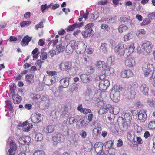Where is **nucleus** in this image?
Here are the masks:
<instances>
[{
	"mask_svg": "<svg viewBox=\"0 0 155 155\" xmlns=\"http://www.w3.org/2000/svg\"><path fill=\"white\" fill-rule=\"evenodd\" d=\"M107 45L106 43H102L100 48L101 51L104 53L106 52L107 51Z\"/></svg>",
	"mask_w": 155,
	"mask_h": 155,
	"instance_id": "41",
	"label": "nucleus"
},
{
	"mask_svg": "<svg viewBox=\"0 0 155 155\" xmlns=\"http://www.w3.org/2000/svg\"><path fill=\"white\" fill-rule=\"evenodd\" d=\"M43 138L42 134L40 133H37L35 134V140L37 141H40L42 140Z\"/></svg>",
	"mask_w": 155,
	"mask_h": 155,
	"instance_id": "40",
	"label": "nucleus"
},
{
	"mask_svg": "<svg viewBox=\"0 0 155 155\" xmlns=\"http://www.w3.org/2000/svg\"><path fill=\"white\" fill-rule=\"evenodd\" d=\"M53 144L56 145L58 143L62 142L64 140V136L60 133H58L52 138Z\"/></svg>",
	"mask_w": 155,
	"mask_h": 155,
	"instance_id": "6",
	"label": "nucleus"
},
{
	"mask_svg": "<svg viewBox=\"0 0 155 155\" xmlns=\"http://www.w3.org/2000/svg\"><path fill=\"white\" fill-rule=\"evenodd\" d=\"M66 44L65 41H61L56 46L57 49L59 52H62L65 49Z\"/></svg>",
	"mask_w": 155,
	"mask_h": 155,
	"instance_id": "25",
	"label": "nucleus"
},
{
	"mask_svg": "<svg viewBox=\"0 0 155 155\" xmlns=\"http://www.w3.org/2000/svg\"><path fill=\"white\" fill-rule=\"evenodd\" d=\"M28 121H26L23 122H20L18 126L19 127H23L26 126L28 124V126L26 128H24V131L26 132H28L29 131L30 129L32 128V125L31 124H28Z\"/></svg>",
	"mask_w": 155,
	"mask_h": 155,
	"instance_id": "21",
	"label": "nucleus"
},
{
	"mask_svg": "<svg viewBox=\"0 0 155 155\" xmlns=\"http://www.w3.org/2000/svg\"><path fill=\"white\" fill-rule=\"evenodd\" d=\"M121 77L123 78H128L132 77L133 76V73L130 69L124 70L121 71L120 73Z\"/></svg>",
	"mask_w": 155,
	"mask_h": 155,
	"instance_id": "9",
	"label": "nucleus"
},
{
	"mask_svg": "<svg viewBox=\"0 0 155 155\" xmlns=\"http://www.w3.org/2000/svg\"><path fill=\"white\" fill-rule=\"evenodd\" d=\"M34 75L31 74H28L26 75L25 80L29 84L32 83L34 81Z\"/></svg>",
	"mask_w": 155,
	"mask_h": 155,
	"instance_id": "30",
	"label": "nucleus"
},
{
	"mask_svg": "<svg viewBox=\"0 0 155 155\" xmlns=\"http://www.w3.org/2000/svg\"><path fill=\"white\" fill-rule=\"evenodd\" d=\"M143 71L144 76L146 77H148L151 73L152 74V70H148L147 69H143Z\"/></svg>",
	"mask_w": 155,
	"mask_h": 155,
	"instance_id": "50",
	"label": "nucleus"
},
{
	"mask_svg": "<svg viewBox=\"0 0 155 155\" xmlns=\"http://www.w3.org/2000/svg\"><path fill=\"white\" fill-rule=\"evenodd\" d=\"M85 124L84 120L83 118H81L79 121L76 123V127L80 129Z\"/></svg>",
	"mask_w": 155,
	"mask_h": 155,
	"instance_id": "33",
	"label": "nucleus"
},
{
	"mask_svg": "<svg viewBox=\"0 0 155 155\" xmlns=\"http://www.w3.org/2000/svg\"><path fill=\"white\" fill-rule=\"evenodd\" d=\"M108 2L107 0H101L98 2L97 4L99 5H104L107 4Z\"/></svg>",
	"mask_w": 155,
	"mask_h": 155,
	"instance_id": "55",
	"label": "nucleus"
},
{
	"mask_svg": "<svg viewBox=\"0 0 155 155\" xmlns=\"http://www.w3.org/2000/svg\"><path fill=\"white\" fill-rule=\"evenodd\" d=\"M139 89L140 91L144 95L146 96H147L148 95L149 88L148 86L146 84H142L140 86Z\"/></svg>",
	"mask_w": 155,
	"mask_h": 155,
	"instance_id": "18",
	"label": "nucleus"
},
{
	"mask_svg": "<svg viewBox=\"0 0 155 155\" xmlns=\"http://www.w3.org/2000/svg\"><path fill=\"white\" fill-rule=\"evenodd\" d=\"M82 35L84 38H87L91 36H93L94 35L93 31L91 28L88 30L83 31L81 32Z\"/></svg>",
	"mask_w": 155,
	"mask_h": 155,
	"instance_id": "19",
	"label": "nucleus"
},
{
	"mask_svg": "<svg viewBox=\"0 0 155 155\" xmlns=\"http://www.w3.org/2000/svg\"><path fill=\"white\" fill-rule=\"evenodd\" d=\"M72 66L71 62H62L59 65L60 69L63 71L70 69Z\"/></svg>",
	"mask_w": 155,
	"mask_h": 155,
	"instance_id": "10",
	"label": "nucleus"
},
{
	"mask_svg": "<svg viewBox=\"0 0 155 155\" xmlns=\"http://www.w3.org/2000/svg\"><path fill=\"white\" fill-rule=\"evenodd\" d=\"M31 98L33 100H38L39 102H41L45 98V97L42 95L32 94L31 95Z\"/></svg>",
	"mask_w": 155,
	"mask_h": 155,
	"instance_id": "16",
	"label": "nucleus"
},
{
	"mask_svg": "<svg viewBox=\"0 0 155 155\" xmlns=\"http://www.w3.org/2000/svg\"><path fill=\"white\" fill-rule=\"evenodd\" d=\"M46 49V48H43L41 50V58L43 60L46 59L47 58V54L46 52H44Z\"/></svg>",
	"mask_w": 155,
	"mask_h": 155,
	"instance_id": "36",
	"label": "nucleus"
},
{
	"mask_svg": "<svg viewBox=\"0 0 155 155\" xmlns=\"http://www.w3.org/2000/svg\"><path fill=\"white\" fill-rule=\"evenodd\" d=\"M136 115H137L138 120L140 123L144 122L147 118L146 111L143 110H140Z\"/></svg>",
	"mask_w": 155,
	"mask_h": 155,
	"instance_id": "5",
	"label": "nucleus"
},
{
	"mask_svg": "<svg viewBox=\"0 0 155 155\" xmlns=\"http://www.w3.org/2000/svg\"><path fill=\"white\" fill-rule=\"evenodd\" d=\"M69 43L66 46V51L68 54H70L71 53L74 49L72 48Z\"/></svg>",
	"mask_w": 155,
	"mask_h": 155,
	"instance_id": "39",
	"label": "nucleus"
},
{
	"mask_svg": "<svg viewBox=\"0 0 155 155\" xmlns=\"http://www.w3.org/2000/svg\"><path fill=\"white\" fill-rule=\"evenodd\" d=\"M110 97L113 101L115 102L119 101L120 99V94L119 91L112 90L110 94Z\"/></svg>",
	"mask_w": 155,
	"mask_h": 155,
	"instance_id": "8",
	"label": "nucleus"
},
{
	"mask_svg": "<svg viewBox=\"0 0 155 155\" xmlns=\"http://www.w3.org/2000/svg\"><path fill=\"white\" fill-rule=\"evenodd\" d=\"M43 62L44 61L41 60H38L36 61L35 64L38 70L40 69L42 64Z\"/></svg>",
	"mask_w": 155,
	"mask_h": 155,
	"instance_id": "44",
	"label": "nucleus"
},
{
	"mask_svg": "<svg viewBox=\"0 0 155 155\" xmlns=\"http://www.w3.org/2000/svg\"><path fill=\"white\" fill-rule=\"evenodd\" d=\"M101 130V127H97L93 129L92 134L94 138H97L100 136Z\"/></svg>",
	"mask_w": 155,
	"mask_h": 155,
	"instance_id": "22",
	"label": "nucleus"
},
{
	"mask_svg": "<svg viewBox=\"0 0 155 155\" xmlns=\"http://www.w3.org/2000/svg\"><path fill=\"white\" fill-rule=\"evenodd\" d=\"M130 35V33L124 36L123 38V40L124 41H127L129 40V37Z\"/></svg>",
	"mask_w": 155,
	"mask_h": 155,
	"instance_id": "63",
	"label": "nucleus"
},
{
	"mask_svg": "<svg viewBox=\"0 0 155 155\" xmlns=\"http://www.w3.org/2000/svg\"><path fill=\"white\" fill-rule=\"evenodd\" d=\"M124 47V45L122 43H119L114 48V52L121 55Z\"/></svg>",
	"mask_w": 155,
	"mask_h": 155,
	"instance_id": "17",
	"label": "nucleus"
},
{
	"mask_svg": "<svg viewBox=\"0 0 155 155\" xmlns=\"http://www.w3.org/2000/svg\"><path fill=\"white\" fill-rule=\"evenodd\" d=\"M104 144L101 142H97L94 145V149L96 153L104 151L103 147Z\"/></svg>",
	"mask_w": 155,
	"mask_h": 155,
	"instance_id": "15",
	"label": "nucleus"
},
{
	"mask_svg": "<svg viewBox=\"0 0 155 155\" xmlns=\"http://www.w3.org/2000/svg\"><path fill=\"white\" fill-rule=\"evenodd\" d=\"M148 127L150 129H155V121H151L148 124Z\"/></svg>",
	"mask_w": 155,
	"mask_h": 155,
	"instance_id": "49",
	"label": "nucleus"
},
{
	"mask_svg": "<svg viewBox=\"0 0 155 155\" xmlns=\"http://www.w3.org/2000/svg\"><path fill=\"white\" fill-rule=\"evenodd\" d=\"M113 144V141L110 140L106 142L105 146L107 148H110L112 147Z\"/></svg>",
	"mask_w": 155,
	"mask_h": 155,
	"instance_id": "43",
	"label": "nucleus"
},
{
	"mask_svg": "<svg viewBox=\"0 0 155 155\" xmlns=\"http://www.w3.org/2000/svg\"><path fill=\"white\" fill-rule=\"evenodd\" d=\"M46 73L47 74L51 76L56 75L57 74V72L55 71H47Z\"/></svg>",
	"mask_w": 155,
	"mask_h": 155,
	"instance_id": "61",
	"label": "nucleus"
},
{
	"mask_svg": "<svg viewBox=\"0 0 155 155\" xmlns=\"http://www.w3.org/2000/svg\"><path fill=\"white\" fill-rule=\"evenodd\" d=\"M101 28L104 30L105 31H108L110 30L109 26L105 24H102L101 25Z\"/></svg>",
	"mask_w": 155,
	"mask_h": 155,
	"instance_id": "48",
	"label": "nucleus"
},
{
	"mask_svg": "<svg viewBox=\"0 0 155 155\" xmlns=\"http://www.w3.org/2000/svg\"><path fill=\"white\" fill-rule=\"evenodd\" d=\"M94 26V24L92 23H90L87 24L85 26L84 28L87 30L91 29V28Z\"/></svg>",
	"mask_w": 155,
	"mask_h": 155,
	"instance_id": "54",
	"label": "nucleus"
},
{
	"mask_svg": "<svg viewBox=\"0 0 155 155\" xmlns=\"http://www.w3.org/2000/svg\"><path fill=\"white\" fill-rule=\"evenodd\" d=\"M32 38V37H29L28 35L25 36L23 38L22 41L21 42V45L22 46H25L27 45L31 40Z\"/></svg>",
	"mask_w": 155,
	"mask_h": 155,
	"instance_id": "20",
	"label": "nucleus"
},
{
	"mask_svg": "<svg viewBox=\"0 0 155 155\" xmlns=\"http://www.w3.org/2000/svg\"><path fill=\"white\" fill-rule=\"evenodd\" d=\"M31 23V21H23L20 23V26L21 27H24L26 25H29Z\"/></svg>",
	"mask_w": 155,
	"mask_h": 155,
	"instance_id": "53",
	"label": "nucleus"
},
{
	"mask_svg": "<svg viewBox=\"0 0 155 155\" xmlns=\"http://www.w3.org/2000/svg\"><path fill=\"white\" fill-rule=\"evenodd\" d=\"M113 89L116 91H119V90L122 91L123 90V88L120 85H115L113 87Z\"/></svg>",
	"mask_w": 155,
	"mask_h": 155,
	"instance_id": "52",
	"label": "nucleus"
},
{
	"mask_svg": "<svg viewBox=\"0 0 155 155\" xmlns=\"http://www.w3.org/2000/svg\"><path fill=\"white\" fill-rule=\"evenodd\" d=\"M73 49L77 52L79 54H82L86 51L87 46L84 43L83 41H76L73 40L69 42Z\"/></svg>",
	"mask_w": 155,
	"mask_h": 155,
	"instance_id": "1",
	"label": "nucleus"
},
{
	"mask_svg": "<svg viewBox=\"0 0 155 155\" xmlns=\"http://www.w3.org/2000/svg\"><path fill=\"white\" fill-rule=\"evenodd\" d=\"M86 70L89 73H92L94 72V68L92 66H89L87 67Z\"/></svg>",
	"mask_w": 155,
	"mask_h": 155,
	"instance_id": "51",
	"label": "nucleus"
},
{
	"mask_svg": "<svg viewBox=\"0 0 155 155\" xmlns=\"http://www.w3.org/2000/svg\"><path fill=\"white\" fill-rule=\"evenodd\" d=\"M77 110L85 114H87L88 113H91V110L90 109L83 108L82 104H79L77 107Z\"/></svg>",
	"mask_w": 155,
	"mask_h": 155,
	"instance_id": "23",
	"label": "nucleus"
},
{
	"mask_svg": "<svg viewBox=\"0 0 155 155\" xmlns=\"http://www.w3.org/2000/svg\"><path fill=\"white\" fill-rule=\"evenodd\" d=\"M125 64L126 66L130 67L135 64V61L133 58H127L125 60Z\"/></svg>",
	"mask_w": 155,
	"mask_h": 155,
	"instance_id": "28",
	"label": "nucleus"
},
{
	"mask_svg": "<svg viewBox=\"0 0 155 155\" xmlns=\"http://www.w3.org/2000/svg\"><path fill=\"white\" fill-rule=\"evenodd\" d=\"M10 149L17 150V146L15 143L12 140L10 142Z\"/></svg>",
	"mask_w": 155,
	"mask_h": 155,
	"instance_id": "47",
	"label": "nucleus"
},
{
	"mask_svg": "<svg viewBox=\"0 0 155 155\" xmlns=\"http://www.w3.org/2000/svg\"><path fill=\"white\" fill-rule=\"evenodd\" d=\"M10 94L12 95L14 94L16 89V85L14 83H12L10 85Z\"/></svg>",
	"mask_w": 155,
	"mask_h": 155,
	"instance_id": "42",
	"label": "nucleus"
},
{
	"mask_svg": "<svg viewBox=\"0 0 155 155\" xmlns=\"http://www.w3.org/2000/svg\"><path fill=\"white\" fill-rule=\"evenodd\" d=\"M141 47L143 49L145 52L148 54L152 51L153 45L149 41L144 40L142 41Z\"/></svg>",
	"mask_w": 155,
	"mask_h": 155,
	"instance_id": "4",
	"label": "nucleus"
},
{
	"mask_svg": "<svg viewBox=\"0 0 155 155\" xmlns=\"http://www.w3.org/2000/svg\"><path fill=\"white\" fill-rule=\"evenodd\" d=\"M41 114L38 112L34 114L31 117L32 121L34 123H38L41 120Z\"/></svg>",
	"mask_w": 155,
	"mask_h": 155,
	"instance_id": "14",
	"label": "nucleus"
},
{
	"mask_svg": "<svg viewBox=\"0 0 155 155\" xmlns=\"http://www.w3.org/2000/svg\"><path fill=\"white\" fill-rule=\"evenodd\" d=\"M93 148V145L91 142L86 143L84 144V148L86 152L90 151Z\"/></svg>",
	"mask_w": 155,
	"mask_h": 155,
	"instance_id": "31",
	"label": "nucleus"
},
{
	"mask_svg": "<svg viewBox=\"0 0 155 155\" xmlns=\"http://www.w3.org/2000/svg\"><path fill=\"white\" fill-rule=\"evenodd\" d=\"M150 23V21L147 19L144 20L143 22L141 23V25H146Z\"/></svg>",
	"mask_w": 155,
	"mask_h": 155,
	"instance_id": "62",
	"label": "nucleus"
},
{
	"mask_svg": "<svg viewBox=\"0 0 155 155\" xmlns=\"http://www.w3.org/2000/svg\"><path fill=\"white\" fill-rule=\"evenodd\" d=\"M30 140V137L28 136L23 137L19 138L18 142L21 145H25L29 143Z\"/></svg>",
	"mask_w": 155,
	"mask_h": 155,
	"instance_id": "26",
	"label": "nucleus"
},
{
	"mask_svg": "<svg viewBox=\"0 0 155 155\" xmlns=\"http://www.w3.org/2000/svg\"><path fill=\"white\" fill-rule=\"evenodd\" d=\"M135 47L133 43L128 44L126 45L125 48L122 52L121 55L127 58L130 56L134 51Z\"/></svg>",
	"mask_w": 155,
	"mask_h": 155,
	"instance_id": "2",
	"label": "nucleus"
},
{
	"mask_svg": "<svg viewBox=\"0 0 155 155\" xmlns=\"http://www.w3.org/2000/svg\"><path fill=\"white\" fill-rule=\"evenodd\" d=\"M56 127L54 125H48L45 127L43 129V131L45 133H51L55 130Z\"/></svg>",
	"mask_w": 155,
	"mask_h": 155,
	"instance_id": "24",
	"label": "nucleus"
},
{
	"mask_svg": "<svg viewBox=\"0 0 155 155\" xmlns=\"http://www.w3.org/2000/svg\"><path fill=\"white\" fill-rule=\"evenodd\" d=\"M95 65L97 68L100 70H103L106 66L105 62L104 61H99L96 63Z\"/></svg>",
	"mask_w": 155,
	"mask_h": 155,
	"instance_id": "32",
	"label": "nucleus"
},
{
	"mask_svg": "<svg viewBox=\"0 0 155 155\" xmlns=\"http://www.w3.org/2000/svg\"><path fill=\"white\" fill-rule=\"evenodd\" d=\"M49 55L51 57H53L56 54V52L55 50H51L49 52Z\"/></svg>",
	"mask_w": 155,
	"mask_h": 155,
	"instance_id": "64",
	"label": "nucleus"
},
{
	"mask_svg": "<svg viewBox=\"0 0 155 155\" xmlns=\"http://www.w3.org/2000/svg\"><path fill=\"white\" fill-rule=\"evenodd\" d=\"M134 127L135 130L137 133H140L142 131V128L139 126L137 124H135L134 125Z\"/></svg>",
	"mask_w": 155,
	"mask_h": 155,
	"instance_id": "46",
	"label": "nucleus"
},
{
	"mask_svg": "<svg viewBox=\"0 0 155 155\" xmlns=\"http://www.w3.org/2000/svg\"><path fill=\"white\" fill-rule=\"evenodd\" d=\"M84 22H81L78 24L75 23L72 25H69L66 29L67 32L73 31L76 28L81 27L84 26Z\"/></svg>",
	"mask_w": 155,
	"mask_h": 155,
	"instance_id": "12",
	"label": "nucleus"
},
{
	"mask_svg": "<svg viewBox=\"0 0 155 155\" xmlns=\"http://www.w3.org/2000/svg\"><path fill=\"white\" fill-rule=\"evenodd\" d=\"M114 71V68L106 65L105 68L102 70L101 73L102 74L101 76L103 77V78H105L106 75L112 74Z\"/></svg>",
	"mask_w": 155,
	"mask_h": 155,
	"instance_id": "7",
	"label": "nucleus"
},
{
	"mask_svg": "<svg viewBox=\"0 0 155 155\" xmlns=\"http://www.w3.org/2000/svg\"><path fill=\"white\" fill-rule=\"evenodd\" d=\"M53 77L49 75L44 76L43 78V81L44 83L48 86L54 84L55 81V80L52 79Z\"/></svg>",
	"mask_w": 155,
	"mask_h": 155,
	"instance_id": "13",
	"label": "nucleus"
},
{
	"mask_svg": "<svg viewBox=\"0 0 155 155\" xmlns=\"http://www.w3.org/2000/svg\"><path fill=\"white\" fill-rule=\"evenodd\" d=\"M145 33V31L143 29H141L139 30L137 33V36L143 35Z\"/></svg>",
	"mask_w": 155,
	"mask_h": 155,
	"instance_id": "58",
	"label": "nucleus"
},
{
	"mask_svg": "<svg viewBox=\"0 0 155 155\" xmlns=\"http://www.w3.org/2000/svg\"><path fill=\"white\" fill-rule=\"evenodd\" d=\"M84 61L86 63L90 62L91 61V58L87 55H85L84 58Z\"/></svg>",
	"mask_w": 155,
	"mask_h": 155,
	"instance_id": "59",
	"label": "nucleus"
},
{
	"mask_svg": "<svg viewBox=\"0 0 155 155\" xmlns=\"http://www.w3.org/2000/svg\"><path fill=\"white\" fill-rule=\"evenodd\" d=\"M44 25L43 22H41L37 24L35 26V28L36 29L38 28H43Z\"/></svg>",
	"mask_w": 155,
	"mask_h": 155,
	"instance_id": "57",
	"label": "nucleus"
},
{
	"mask_svg": "<svg viewBox=\"0 0 155 155\" xmlns=\"http://www.w3.org/2000/svg\"><path fill=\"white\" fill-rule=\"evenodd\" d=\"M81 80L83 83L89 82L91 80L92 77L91 75L88 74H83L80 76Z\"/></svg>",
	"mask_w": 155,
	"mask_h": 155,
	"instance_id": "11",
	"label": "nucleus"
},
{
	"mask_svg": "<svg viewBox=\"0 0 155 155\" xmlns=\"http://www.w3.org/2000/svg\"><path fill=\"white\" fill-rule=\"evenodd\" d=\"M33 155H45V153L43 151L38 150L34 152Z\"/></svg>",
	"mask_w": 155,
	"mask_h": 155,
	"instance_id": "56",
	"label": "nucleus"
},
{
	"mask_svg": "<svg viewBox=\"0 0 155 155\" xmlns=\"http://www.w3.org/2000/svg\"><path fill=\"white\" fill-rule=\"evenodd\" d=\"M148 16L150 19H155V12L148 14Z\"/></svg>",
	"mask_w": 155,
	"mask_h": 155,
	"instance_id": "60",
	"label": "nucleus"
},
{
	"mask_svg": "<svg viewBox=\"0 0 155 155\" xmlns=\"http://www.w3.org/2000/svg\"><path fill=\"white\" fill-rule=\"evenodd\" d=\"M99 78L101 81L99 84V89L101 91H104L106 90L110 85V82L107 80L103 78V77L100 76Z\"/></svg>",
	"mask_w": 155,
	"mask_h": 155,
	"instance_id": "3",
	"label": "nucleus"
},
{
	"mask_svg": "<svg viewBox=\"0 0 155 155\" xmlns=\"http://www.w3.org/2000/svg\"><path fill=\"white\" fill-rule=\"evenodd\" d=\"M60 82L61 86L63 88L67 87L69 84V81L67 78H63L61 79Z\"/></svg>",
	"mask_w": 155,
	"mask_h": 155,
	"instance_id": "29",
	"label": "nucleus"
},
{
	"mask_svg": "<svg viewBox=\"0 0 155 155\" xmlns=\"http://www.w3.org/2000/svg\"><path fill=\"white\" fill-rule=\"evenodd\" d=\"M153 68V65L151 64L145 63L143 66V69L152 70Z\"/></svg>",
	"mask_w": 155,
	"mask_h": 155,
	"instance_id": "37",
	"label": "nucleus"
},
{
	"mask_svg": "<svg viewBox=\"0 0 155 155\" xmlns=\"http://www.w3.org/2000/svg\"><path fill=\"white\" fill-rule=\"evenodd\" d=\"M138 87V84L135 82H134L131 86L130 91L131 93H135V91H137Z\"/></svg>",
	"mask_w": 155,
	"mask_h": 155,
	"instance_id": "34",
	"label": "nucleus"
},
{
	"mask_svg": "<svg viewBox=\"0 0 155 155\" xmlns=\"http://www.w3.org/2000/svg\"><path fill=\"white\" fill-rule=\"evenodd\" d=\"M13 99V103L15 104H19L21 101V97L18 95V94H15L12 95Z\"/></svg>",
	"mask_w": 155,
	"mask_h": 155,
	"instance_id": "27",
	"label": "nucleus"
},
{
	"mask_svg": "<svg viewBox=\"0 0 155 155\" xmlns=\"http://www.w3.org/2000/svg\"><path fill=\"white\" fill-rule=\"evenodd\" d=\"M119 32L121 33L128 30V27L124 25H121L118 28Z\"/></svg>",
	"mask_w": 155,
	"mask_h": 155,
	"instance_id": "38",
	"label": "nucleus"
},
{
	"mask_svg": "<svg viewBox=\"0 0 155 155\" xmlns=\"http://www.w3.org/2000/svg\"><path fill=\"white\" fill-rule=\"evenodd\" d=\"M6 107L9 110L13 112V108L12 105V103L11 101H8L7 103Z\"/></svg>",
	"mask_w": 155,
	"mask_h": 155,
	"instance_id": "45",
	"label": "nucleus"
},
{
	"mask_svg": "<svg viewBox=\"0 0 155 155\" xmlns=\"http://www.w3.org/2000/svg\"><path fill=\"white\" fill-rule=\"evenodd\" d=\"M69 105V104H65L62 105L61 108H60L58 110V113L60 114H61L66 111L68 110Z\"/></svg>",
	"mask_w": 155,
	"mask_h": 155,
	"instance_id": "35",
	"label": "nucleus"
}]
</instances>
